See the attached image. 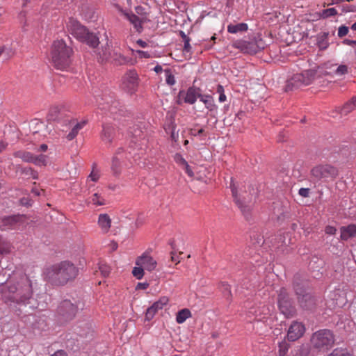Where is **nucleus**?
I'll list each match as a JSON object with an SVG mask.
<instances>
[{"label": "nucleus", "instance_id": "obj_1", "mask_svg": "<svg viewBox=\"0 0 356 356\" xmlns=\"http://www.w3.org/2000/svg\"><path fill=\"white\" fill-rule=\"evenodd\" d=\"M0 293L4 302L9 305L13 303L26 305L33 296L31 282L26 275L10 280L1 284Z\"/></svg>", "mask_w": 356, "mask_h": 356}, {"label": "nucleus", "instance_id": "obj_2", "mask_svg": "<svg viewBox=\"0 0 356 356\" xmlns=\"http://www.w3.org/2000/svg\"><path fill=\"white\" fill-rule=\"evenodd\" d=\"M78 268L72 263L64 261L50 266L44 271L46 278L55 284H65L78 275Z\"/></svg>", "mask_w": 356, "mask_h": 356}, {"label": "nucleus", "instance_id": "obj_3", "mask_svg": "<svg viewBox=\"0 0 356 356\" xmlns=\"http://www.w3.org/2000/svg\"><path fill=\"white\" fill-rule=\"evenodd\" d=\"M72 49L66 45L63 40H56L53 43L51 50V60L58 70H64L70 63Z\"/></svg>", "mask_w": 356, "mask_h": 356}, {"label": "nucleus", "instance_id": "obj_4", "mask_svg": "<svg viewBox=\"0 0 356 356\" xmlns=\"http://www.w3.org/2000/svg\"><path fill=\"white\" fill-rule=\"evenodd\" d=\"M333 332L328 329H322L314 332L311 337L312 346L318 350L326 351L334 344Z\"/></svg>", "mask_w": 356, "mask_h": 356}, {"label": "nucleus", "instance_id": "obj_5", "mask_svg": "<svg viewBox=\"0 0 356 356\" xmlns=\"http://www.w3.org/2000/svg\"><path fill=\"white\" fill-rule=\"evenodd\" d=\"M266 43L260 36L250 40H238L234 42L233 47L243 54H254L265 48Z\"/></svg>", "mask_w": 356, "mask_h": 356}, {"label": "nucleus", "instance_id": "obj_6", "mask_svg": "<svg viewBox=\"0 0 356 356\" xmlns=\"http://www.w3.org/2000/svg\"><path fill=\"white\" fill-rule=\"evenodd\" d=\"M316 70H308L293 74L286 82V90H292L304 86H308L314 80Z\"/></svg>", "mask_w": 356, "mask_h": 356}, {"label": "nucleus", "instance_id": "obj_7", "mask_svg": "<svg viewBox=\"0 0 356 356\" xmlns=\"http://www.w3.org/2000/svg\"><path fill=\"white\" fill-rule=\"evenodd\" d=\"M338 170L330 165H318L311 170V177L314 181H327L335 178Z\"/></svg>", "mask_w": 356, "mask_h": 356}, {"label": "nucleus", "instance_id": "obj_8", "mask_svg": "<svg viewBox=\"0 0 356 356\" xmlns=\"http://www.w3.org/2000/svg\"><path fill=\"white\" fill-rule=\"evenodd\" d=\"M278 307L280 312L286 317H293L296 313L291 298L284 288H281L278 292Z\"/></svg>", "mask_w": 356, "mask_h": 356}, {"label": "nucleus", "instance_id": "obj_9", "mask_svg": "<svg viewBox=\"0 0 356 356\" xmlns=\"http://www.w3.org/2000/svg\"><path fill=\"white\" fill-rule=\"evenodd\" d=\"M293 288L298 296V300L300 306L305 309H311L315 305L314 298L309 293H306L304 288L295 280Z\"/></svg>", "mask_w": 356, "mask_h": 356}, {"label": "nucleus", "instance_id": "obj_10", "mask_svg": "<svg viewBox=\"0 0 356 356\" xmlns=\"http://www.w3.org/2000/svg\"><path fill=\"white\" fill-rule=\"evenodd\" d=\"M24 223V217L20 215H14L3 217L0 220V229L8 231L16 229Z\"/></svg>", "mask_w": 356, "mask_h": 356}, {"label": "nucleus", "instance_id": "obj_11", "mask_svg": "<svg viewBox=\"0 0 356 356\" xmlns=\"http://www.w3.org/2000/svg\"><path fill=\"white\" fill-rule=\"evenodd\" d=\"M230 188L232 190V195L234 197V200L241 209L242 213L245 216V218L248 220L250 216L251 210L252 208V200L247 202L245 200V198L243 197V200H241L240 198H238L236 195V189L234 184H231Z\"/></svg>", "mask_w": 356, "mask_h": 356}, {"label": "nucleus", "instance_id": "obj_12", "mask_svg": "<svg viewBox=\"0 0 356 356\" xmlns=\"http://www.w3.org/2000/svg\"><path fill=\"white\" fill-rule=\"evenodd\" d=\"M102 102H99V105L102 106V109L108 111L112 114H116L118 111H122L121 108L122 107L120 102L114 99L113 96L110 95H104L101 98Z\"/></svg>", "mask_w": 356, "mask_h": 356}, {"label": "nucleus", "instance_id": "obj_13", "mask_svg": "<svg viewBox=\"0 0 356 356\" xmlns=\"http://www.w3.org/2000/svg\"><path fill=\"white\" fill-rule=\"evenodd\" d=\"M68 31L77 40L82 42L86 38L88 31L82 26L78 21L70 19L67 24Z\"/></svg>", "mask_w": 356, "mask_h": 356}, {"label": "nucleus", "instance_id": "obj_14", "mask_svg": "<svg viewBox=\"0 0 356 356\" xmlns=\"http://www.w3.org/2000/svg\"><path fill=\"white\" fill-rule=\"evenodd\" d=\"M77 312V307L69 300H63L58 308V312L66 320L72 319Z\"/></svg>", "mask_w": 356, "mask_h": 356}, {"label": "nucleus", "instance_id": "obj_15", "mask_svg": "<svg viewBox=\"0 0 356 356\" xmlns=\"http://www.w3.org/2000/svg\"><path fill=\"white\" fill-rule=\"evenodd\" d=\"M138 86V74L135 70L128 71L122 78V87L128 92H134Z\"/></svg>", "mask_w": 356, "mask_h": 356}, {"label": "nucleus", "instance_id": "obj_16", "mask_svg": "<svg viewBox=\"0 0 356 356\" xmlns=\"http://www.w3.org/2000/svg\"><path fill=\"white\" fill-rule=\"evenodd\" d=\"M305 332L304 324L298 321H293L289 327L287 339L290 341H295L302 337Z\"/></svg>", "mask_w": 356, "mask_h": 356}, {"label": "nucleus", "instance_id": "obj_17", "mask_svg": "<svg viewBox=\"0 0 356 356\" xmlns=\"http://www.w3.org/2000/svg\"><path fill=\"white\" fill-rule=\"evenodd\" d=\"M270 312V309L268 307L262 305L257 307H252L248 312V315L250 320L253 318L254 320L260 321L266 318Z\"/></svg>", "mask_w": 356, "mask_h": 356}, {"label": "nucleus", "instance_id": "obj_18", "mask_svg": "<svg viewBox=\"0 0 356 356\" xmlns=\"http://www.w3.org/2000/svg\"><path fill=\"white\" fill-rule=\"evenodd\" d=\"M136 265L141 266L145 270L151 272L156 268L157 263L149 254L145 252L137 258Z\"/></svg>", "mask_w": 356, "mask_h": 356}, {"label": "nucleus", "instance_id": "obj_19", "mask_svg": "<svg viewBox=\"0 0 356 356\" xmlns=\"http://www.w3.org/2000/svg\"><path fill=\"white\" fill-rule=\"evenodd\" d=\"M168 302V298L165 296L161 297L158 301L154 302L153 305L147 309L145 319L147 321L152 319L156 313L159 310L162 309Z\"/></svg>", "mask_w": 356, "mask_h": 356}, {"label": "nucleus", "instance_id": "obj_20", "mask_svg": "<svg viewBox=\"0 0 356 356\" xmlns=\"http://www.w3.org/2000/svg\"><path fill=\"white\" fill-rule=\"evenodd\" d=\"M67 110L63 106H53L50 108L47 120L49 121H58L63 119L66 115Z\"/></svg>", "mask_w": 356, "mask_h": 356}, {"label": "nucleus", "instance_id": "obj_21", "mask_svg": "<svg viewBox=\"0 0 356 356\" xmlns=\"http://www.w3.org/2000/svg\"><path fill=\"white\" fill-rule=\"evenodd\" d=\"M70 124L72 126L70 131L67 134L66 138L68 140H72L78 135L80 130H81L87 124L86 120L76 122V120L72 119L70 120Z\"/></svg>", "mask_w": 356, "mask_h": 356}, {"label": "nucleus", "instance_id": "obj_22", "mask_svg": "<svg viewBox=\"0 0 356 356\" xmlns=\"http://www.w3.org/2000/svg\"><path fill=\"white\" fill-rule=\"evenodd\" d=\"M200 94V88L195 87H190L185 93L182 91L179 92V95L183 96L184 102L189 104H195L197 99L199 98Z\"/></svg>", "mask_w": 356, "mask_h": 356}, {"label": "nucleus", "instance_id": "obj_23", "mask_svg": "<svg viewBox=\"0 0 356 356\" xmlns=\"http://www.w3.org/2000/svg\"><path fill=\"white\" fill-rule=\"evenodd\" d=\"M115 135V129L112 125L109 124H103L101 139L104 143H111Z\"/></svg>", "mask_w": 356, "mask_h": 356}, {"label": "nucleus", "instance_id": "obj_24", "mask_svg": "<svg viewBox=\"0 0 356 356\" xmlns=\"http://www.w3.org/2000/svg\"><path fill=\"white\" fill-rule=\"evenodd\" d=\"M125 17L134 26V29L138 33H141L143 30V21L133 13H128L123 10H120Z\"/></svg>", "mask_w": 356, "mask_h": 356}, {"label": "nucleus", "instance_id": "obj_25", "mask_svg": "<svg viewBox=\"0 0 356 356\" xmlns=\"http://www.w3.org/2000/svg\"><path fill=\"white\" fill-rule=\"evenodd\" d=\"M122 153V148H118L112 159L111 170L114 175H118L121 172L122 165L127 166V163L120 161L119 156Z\"/></svg>", "mask_w": 356, "mask_h": 356}, {"label": "nucleus", "instance_id": "obj_26", "mask_svg": "<svg viewBox=\"0 0 356 356\" xmlns=\"http://www.w3.org/2000/svg\"><path fill=\"white\" fill-rule=\"evenodd\" d=\"M341 238L347 241L350 238L356 236V225L351 224L348 226H343L340 229Z\"/></svg>", "mask_w": 356, "mask_h": 356}, {"label": "nucleus", "instance_id": "obj_27", "mask_svg": "<svg viewBox=\"0 0 356 356\" xmlns=\"http://www.w3.org/2000/svg\"><path fill=\"white\" fill-rule=\"evenodd\" d=\"M98 225L103 233H107L111 226V219L106 214H100L98 218Z\"/></svg>", "mask_w": 356, "mask_h": 356}, {"label": "nucleus", "instance_id": "obj_28", "mask_svg": "<svg viewBox=\"0 0 356 356\" xmlns=\"http://www.w3.org/2000/svg\"><path fill=\"white\" fill-rule=\"evenodd\" d=\"M200 100L204 103L205 107L209 111H217V106L214 104V100L212 96L209 95H202L200 94L199 96Z\"/></svg>", "mask_w": 356, "mask_h": 356}, {"label": "nucleus", "instance_id": "obj_29", "mask_svg": "<svg viewBox=\"0 0 356 356\" xmlns=\"http://www.w3.org/2000/svg\"><path fill=\"white\" fill-rule=\"evenodd\" d=\"M248 29L246 23L230 24L227 26V31L230 33H238L245 32Z\"/></svg>", "mask_w": 356, "mask_h": 356}, {"label": "nucleus", "instance_id": "obj_30", "mask_svg": "<svg viewBox=\"0 0 356 356\" xmlns=\"http://www.w3.org/2000/svg\"><path fill=\"white\" fill-rule=\"evenodd\" d=\"M33 154L26 151H17L13 153V156L16 158L21 159L24 162L31 163Z\"/></svg>", "mask_w": 356, "mask_h": 356}, {"label": "nucleus", "instance_id": "obj_31", "mask_svg": "<svg viewBox=\"0 0 356 356\" xmlns=\"http://www.w3.org/2000/svg\"><path fill=\"white\" fill-rule=\"evenodd\" d=\"M191 316V312L188 309H182L177 312L176 316V321L177 323L181 324Z\"/></svg>", "mask_w": 356, "mask_h": 356}, {"label": "nucleus", "instance_id": "obj_32", "mask_svg": "<svg viewBox=\"0 0 356 356\" xmlns=\"http://www.w3.org/2000/svg\"><path fill=\"white\" fill-rule=\"evenodd\" d=\"M48 163V156L44 154L33 155L31 163L38 166H46Z\"/></svg>", "mask_w": 356, "mask_h": 356}, {"label": "nucleus", "instance_id": "obj_33", "mask_svg": "<svg viewBox=\"0 0 356 356\" xmlns=\"http://www.w3.org/2000/svg\"><path fill=\"white\" fill-rule=\"evenodd\" d=\"M356 108V97H353L349 102H346L341 109V114L347 115Z\"/></svg>", "mask_w": 356, "mask_h": 356}, {"label": "nucleus", "instance_id": "obj_34", "mask_svg": "<svg viewBox=\"0 0 356 356\" xmlns=\"http://www.w3.org/2000/svg\"><path fill=\"white\" fill-rule=\"evenodd\" d=\"M82 42H86L91 47H96L99 43L98 37L96 35L90 33L89 31L88 32L86 38L83 39Z\"/></svg>", "mask_w": 356, "mask_h": 356}, {"label": "nucleus", "instance_id": "obj_35", "mask_svg": "<svg viewBox=\"0 0 356 356\" xmlns=\"http://www.w3.org/2000/svg\"><path fill=\"white\" fill-rule=\"evenodd\" d=\"M17 169H19L22 174L31 176L33 179H38V173L36 170H33L31 168L26 167V168H22L18 165Z\"/></svg>", "mask_w": 356, "mask_h": 356}, {"label": "nucleus", "instance_id": "obj_36", "mask_svg": "<svg viewBox=\"0 0 356 356\" xmlns=\"http://www.w3.org/2000/svg\"><path fill=\"white\" fill-rule=\"evenodd\" d=\"M337 10L334 8L324 9L319 13L320 17L327 19L330 17H334L337 15Z\"/></svg>", "mask_w": 356, "mask_h": 356}, {"label": "nucleus", "instance_id": "obj_37", "mask_svg": "<svg viewBox=\"0 0 356 356\" xmlns=\"http://www.w3.org/2000/svg\"><path fill=\"white\" fill-rule=\"evenodd\" d=\"M327 356H353L347 350L343 348H335Z\"/></svg>", "mask_w": 356, "mask_h": 356}, {"label": "nucleus", "instance_id": "obj_38", "mask_svg": "<svg viewBox=\"0 0 356 356\" xmlns=\"http://www.w3.org/2000/svg\"><path fill=\"white\" fill-rule=\"evenodd\" d=\"M327 33H324L318 40L317 44H318V47H319V49H321V50H324V49H327V47L329 45V43H328L327 40Z\"/></svg>", "mask_w": 356, "mask_h": 356}, {"label": "nucleus", "instance_id": "obj_39", "mask_svg": "<svg viewBox=\"0 0 356 356\" xmlns=\"http://www.w3.org/2000/svg\"><path fill=\"white\" fill-rule=\"evenodd\" d=\"M99 269L102 275L104 277H108L111 273V268L106 263L100 262Z\"/></svg>", "mask_w": 356, "mask_h": 356}, {"label": "nucleus", "instance_id": "obj_40", "mask_svg": "<svg viewBox=\"0 0 356 356\" xmlns=\"http://www.w3.org/2000/svg\"><path fill=\"white\" fill-rule=\"evenodd\" d=\"M165 81L169 86H173L176 83L175 76L172 74L171 70L169 69L165 70Z\"/></svg>", "mask_w": 356, "mask_h": 356}, {"label": "nucleus", "instance_id": "obj_41", "mask_svg": "<svg viewBox=\"0 0 356 356\" xmlns=\"http://www.w3.org/2000/svg\"><path fill=\"white\" fill-rule=\"evenodd\" d=\"M114 60L116 64L121 65H124V64L128 63L130 60V58H129L120 54H115Z\"/></svg>", "mask_w": 356, "mask_h": 356}, {"label": "nucleus", "instance_id": "obj_42", "mask_svg": "<svg viewBox=\"0 0 356 356\" xmlns=\"http://www.w3.org/2000/svg\"><path fill=\"white\" fill-rule=\"evenodd\" d=\"M144 270L141 266H137L133 268L132 274L136 279L140 280L144 275Z\"/></svg>", "mask_w": 356, "mask_h": 356}, {"label": "nucleus", "instance_id": "obj_43", "mask_svg": "<svg viewBox=\"0 0 356 356\" xmlns=\"http://www.w3.org/2000/svg\"><path fill=\"white\" fill-rule=\"evenodd\" d=\"M289 348V345L285 341L279 343V355L284 356Z\"/></svg>", "mask_w": 356, "mask_h": 356}, {"label": "nucleus", "instance_id": "obj_44", "mask_svg": "<svg viewBox=\"0 0 356 356\" xmlns=\"http://www.w3.org/2000/svg\"><path fill=\"white\" fill-rule=\"evenodd\" d=\"M220 289L226 298H229L231 296L230 286L227 283L221 282L220 285Z\"/></svg>", "mask_w": 356, "mask_h": 356}, {"label": "nucleus", "instance_id": "obj_45", "mask_svg": "<svg viewBox=\"0 0 356 356\" xmlns=\"http://www.w3.org/2000/svg\"><path fill=\"white\" fill-rule=\"evenodd\" d=\"M91 202L95 204L97 206H102L105 204V200L104 199L102 198L99 196L97 193L93 194L92 197Z\"/></svg>", "mask_w": 356, "mask_h": 356}, {"label": "nucleus", "instance_id": "obj_46", "mask_svg": "<svg viewBox=\"0 0 356 356\" xmlns=\"http://www.w3.org/2000/svg\"><path fill=\"white\" fill-rule=\"evenodd\" d=\"M216 91H217L218 93H219L218 101L220 102H225L226 99H227V97H226V95H225V92H224V88H223V86H221V85H218Z\"/></svg>", "mask_w": 356, "mask_h": 356}, {"label": "nucleus", "instance_id": "obj_47", "mask_svg": "<svg viewBox=\"0 0 356 356\" xmlns=\"http://www.w3.org/2000/svg\"><path fill=\"white\" fill-rule=\"evenodd\" d=\"M183 38L184 40V52H190L191 49V46L190 44V39L183 33Z\"/></svg>", "mask_w": 356, "mask_h": 356}, {"label": "nucleus", "instance_id": "obj_48", "mask_svg": "<svg viewBox=\"0 0 356 356\" xmlns=\"http://www.w3.org/2000/svg\"><path fill=\"white\" fill-rule=\"evenodd\" d=\"M174 160L180 166L186 165L187 161L183 158V156L180 154H175V155L174 156Z\"/></svg>", "mask_w": 356, "mask_h": 356}, {"label": "nucleus", "instance_id": "obj_49", "mask_svg": "<svg viewBox=\"0 0 356 356\" xmlns=\"http://www.w3.org/2000/svg\"><path fill=\"white\" fill-rule=\"evenodd\" d=\"M348 72V67L346 65H341L337 67L335 74L337 75H343Z\"/></svg>", "mask_w": 356, "mask_h": 356}, {"label": "nucleus", "instance_id": "obj_50", "mask_svg": "<svg viewBox=\"0 0 356 356\" xmlns=\"http://www.w3.org/2000/svg\"><path fill=\"white\" fill-rule=\"evenodd\" d=\"M348 27L346 26H341L338 29V36L339 38H343L346 36L348 33Z\"/></svg>", "mask_w": 356, "mask_h": 356}, {"label": "nucleus", "instance_id": "obj_51", "mask_svg": "<svg viewBox=\"0 0 356 356\" xmlns=\"http://www.w3.org/2000/svg\"><path fill=\"white\" fill-rule=\"evenodd\" d=\"M342 11L344 13L356 12V5H343Z\"/></svg>", "mask_w": 356, "mask_h": 356}, {"label": "nucleus", "instance_id": "obj_52", "mask_svg": "<svg viewBox=\"0 0 356 356\" xmlns=\"http://www.w3.org/2000/svg\"><path fill=\"white\" fill-rule=\"evenodd\" d=\"M131 155V152H129V153L124 152V149H122V153L119 156L120 157V161L122 162L123 163H126L125 160L129 159V156Z\"/></svg>", "mask_w": 356, "mask_h": 356}, {"label": "nucleus", "instance_id": "obj_53", "mask_svg": "<svg viewBox=\"0 0 356 356\" xmlns=\"http://www.w3.org/2000/svg\"><path fill=\"white\" fill-rule=\"evenodd\" d=\"M337 229L332 226H327L325 229V232L328 235H334L336 234Z\"/></svg>", "mask_w": 356, "mask_h": 356}, {"label": "nucleus", "instance_id": "obj_54", "mask_svg": "<svg viewBox=\"0 0 356 356\" xmlns=\"http://www.w3.org/2000/svg\"><path fill=\"white\" fill-rule=\"evenodd\" d=\"M135 52L138 55L139 58H150V54L147 51H144L142 50H136Z\"/></svg>", "mask_w": 356, "mask_h": 356}, {"label": "nucleus", "instance_id": "obj_55", "mask_svg": "<svg viewBox=\"0 0 356 356\" xmlns=\"http://www.w3.org/2000/svg\"><path fill=\"white\" fill-rule=\"evenodd\" d=\"M99 178V175L97 172L92 171L88 177V179H90L92 181H97Z\"/></svg>", "mask_w": 356, "mask_h": 356}, {"label": "nucleus", "instance_id": "obj_56", "mask_svg": "<svg viewBox=\"0 0 356 356\" xmlns=\"http://www.w3.org/2000/svg\"><path fill=\"white\" fill-rule=\"evenodd\" d=\"M299 195L302 197H307L309 196V190L307 188H301L298 192Z\"/></svg>", "mask_w": 356, "mask_h": 356}, {"label": "nucleus", "instance_id": "obj_57", "mask_svg": "<svg viewBox=\"0 0 356 356\" xmlns=\"http://www.w3.org/2000/svg\"><path fill=\"white\" fill-rule=\"evenodd\" d=\"M182 167L184 168V169L185 170L186 173L188 176L193 177L194 173H193V170L191 169L188 162H186V165H184Z\"/></svg>", "mask_w": 356, "mask_h": 356}, {"label": "nucleus", "instance_id": "obj_58", "mask_svg": "<svg viewBox=\"0 0 356 356\" xmlns=\"http://www.w3.org/2000/svg\"><path fill=\"white\" fill-rule=\"evenodd\" d=\"M148 286H149V284L147 282H139L136 285V289L145 290V289H147Z\"/></svg>", "mask_w": 356, "mask_h": 356}, {"label": "nucleus", "instance_id": "obj_59", "mask_svg": "<svg viewBox=\"0 0 356 356\" xmlns=\"http://www.w3.org/2000/svg\"><path fill=\"white\" fill-rule=\"evenodd\" d=\"M140 133H141L140 130H136L135 132L133 134L134 139L132 140L131 142L134 143L136 145V140H137L136 138L140 136Z\"/></svg>", "mask_w": 356, "mask_h": 356}, {"label": "nucleus", "instance_id": "obj_60", "mask_svg": "<svg viewBox=\"0 0 356 356\" xmlns=\"http://www.w3.org/2000/svg\"><path fill=\"white\" fill-rule=\"evenodd\" d=\"M170 137L173 141L177 142L179 138L178 133L176 132L175 130H172Z\"/></svg>", "mask_w": 356, "mask_h": 356}, {"label": "nucleus", "instance_id": "obj_61", "mask_svg": "<svg viewBox=\"0 0 356 356\" xmlns=\"http://www.w3.org/2000/svg\"><path fill=\"white\" fill-rule=\"evenodd\" d=\"M6 51L3 53H6L8 56H12L15 54V51L9 47H6Z\"/></svg>", "mask_w": 356, "mask_h": 356}, {"label": "nucleus", "instance_id": "obj_62", "mask_svg": "<svg viewBox=\"0 0 356 356\" xmlns=\"http://www.w3.org/2000/svg\"><path fill=\"white\" fill-rule=\"evenodd\" d=\"M136 43H137L140 47H143V48H145V47H147V45H148V44H147V43L146 42H145V41H143V40H140V39L136 41Z\"/></svg>", "mask_w": 356, "mask_h": 356}, {"label": "nucleus", "instance_id": "obj_63", "mask_svg": "<svg viewBox=\"0 0 356 356\" xmlns=\"http://www.w3.org/2000/svg\"><path fill=\"white\" fill-rule=\"evenodd\" d=\"M204 133V130L203 129H200L197 130V131H195V130L192 131V134L195 136H200V135L203 134Z\"/></svg>", "mask_w": 356, "mask_h": 356}, {"label": "nucleus", "instance_id": "obj_64", "mask_svg": "<svg viewBox=\"0 0 356 356\" xmlns=\"http://www.w3.org/2000/svg\"><path fill=\"white\" fill-rule=\"evenodd\" d=\"M51 356H67V355L63 350H58L54 354H53Z\"/></svg>", "mask_w": 356, "mask_h": 356}]
</instances>
